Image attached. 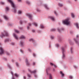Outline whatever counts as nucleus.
<instances>
[{"instance_id": "14", "label": "nucleus", "mask_w": 79, "mask_h": 79, "mask_svg": "<svg viewBox=\"0 0 79 79\" xmlns=\"http://www.w3.org/2000/svg\"><path fill=\"white\" fill-rule=\"evenodd\" d=\"M20 39H25V36L23 35H22L20 37Z\"/></svg>"}, {"instance_id": "52", "label": "nucleus", "mask_w": 79, "mask_h": 79, "mask_svg": "<svg viewBox=\"0 0 79 79\" xmlns=\"http://www.w3.org/2000/svg\"><path fill=\"white\" fill-rule=\"evenodd\" d=\"M57 30L59 32H60V30L59 29H58Z\"/></svg>"}, {"instance_id": "5", "label": "nucleus", "mask_w": 79, "mask_h": 79, "mask_svg": "<svg viewBox=\"0 0 79 79\" xmlns=\"http://www.w3.org/2000/svg\"><path fill=\"white\" fill-rule=\"evenodd\" d=\"M26 15L27 16H28V18H29V19H32V16L31 15L29 14H27Z\"/></svg>"}, {"instance_id": "15", "label": "nucleus", "mask_w": 79, "mask_h": 79, "mask_svg": "<svg viewBox=\"0 0 79 79\" xmlns=\"http://www.w3.org/2000/svg\"><path fill=\"white\" fill-rule=\"evenodd\" d=\"M20 44L21 46H23L24 45V43L23 41H20Z\"/></svg>"}, {"instance_id": "63", "label": "nucleus", "mask_w": 79, "mask_h": 79, "mask_svg": "<svg viewBox=\"0 0 79 79\" xmlns=\"http://www.w3.org/2000/svg\"><path fill=\"white\" fill-rule=\"evenodd\" d=\"M77 0H74L75 1H76Z\"/></svg>"}, {"instance_id": "55", "label": "nucleus", "mask_w": 79, "mask_h": 79, "mask_svg": "<svg viewBox=\"0 0 79 79\" xmlns=\"http://www.w3.org/2000/svg\"><path fill=\"white\" fill-rule=\"evenodd\" d=\"M29 26H31V23H29Z\"/></svg>"}, {"instance_id": "41", "label": "nucleus", "mask_w": 79, "mask_h": 79, "mask_svg": "<svg viewBox=\"0 0 79 79\" xmlns=\"http://www.w3.org/2000/svg\"><path fill=\"white\" fill-rule=\"evenodd\" d=\"M33 56H35L36 55H35V53H33Z\"/></svg>"}, {"instance_id": "62", "label": "nucleus", "mask_w": 79, "mask_h": 79, "mask_svg": "<svg viewBox=\"0 0 79 79\" xmlns=\"http://www.w3.org/2000/svg\"><path fill=\"white\" fill-rule=\"evenodd\" d=\"M53 71H55V69H53Z\"/></svg>"}, {"instance_id": "27", "label": "nucleus", "mask_w": 79, "mask_h": 79, "mask_svg": "<svg viewBox=\"0 0 79 79\" xmlns=\"http://www.w3.org/2000/svg\"><path fill=\"white\" fill-rule=\"evenodd\" d=\"M71 53H72L73 52V48L72 47L71 48Z\"/></svg>"}, {"instance_id": "40", "label": "nucleus", "mask_w": 79, "mask_h": 79, "mask_svg": "<svg viewBox=\"0 0 79 79\" xmlns=\"http://www.w3.org/2000/svg\"><path fill=\"white\" fill-rule=\"evenodd\" d=\"M18 0V2H21L22 1V0Z\"/></svg>"}, {"instance_id": "57", "label": "nucleus", "mask_w": 79, "mask_h": 79, "mask_svg": "<svg viewBox=\"0 0 79 79\" xmlns=\"http://www.w3.org/2000/svg\"><path fill=\"white\" fill-rule=\"evenodd\" d=\"M76 37H79V35H77Z\"/></svg>"}, {"instance_id": "45", "label": "nucleus", "mask_w": 79, "mask_h": 79, "mask_svg": "<svg viewBox=\"0 0 79 79\" xmlns=\"http://www.w3.org/2000/svg\"><path fill=\"white\" fill-rule=\"evenodd\" d=\"M50 64L51 66H53V64L52 63H50Z\"/></svg>"}, {"instance_id": "39", "label": "nucleus", "mask_w": 79, "mask_h": 79, "mask_svg": "<svg viewBox=\"0 0 79 79\" xmlns=\"http://www.w3.org/2000/svg\"><path fill=\"white\" fill-rule=\"evenodd\" d=\"M56 46L57 47H59V44H56Z\"/></svg>"}, {"instance_id": "22", "label": "nucleus", "mask_w": 79, "mask_h": 79, "mask_svg": "<svg viewBox=\"0 0 79 79\" xmlns=\"http://www.w3.org/2000/svg\"><path fill=\"white\" fill-rule=\"evenodd\" d=\"M6 11H8V10H9V7H6Z\"/></svg>"}, {"instance_id": "30", "label": "nucleus", "mask_w": 79, "mask_h": 79, "mask_svg": "<svg viewBox=\"0 0 79 79\" xmlns=\"http://www.w3.org/2000/svg\"><path fill=\"white\" fill-rule=\"evenodd\" d=\"M58 5L59 6H63V5L59 3Z\"/></svg>"}, {"instance_id": "2", "label": "nucleus", "mask_w": 79, "mask_h": 79, "mask_svg": "<svg viewBox=\"0 0 79 79\" xmlns=\"http://www.w3.org/2000/svg\"><path fill=\"white\" fill-rule=\"evenodd\" d=\"M63 23L65 24H66V25H69L70 24V21H69V19L68 18L65 19V20L63 21Z\"/></svg>"}, {"instance_id": "64", "label": "nucleus", "mask_w": 79, "mask_h": 79, "mask_svg": "<svg viewBox=\"0 0 79 79\" xmlns=\"http://www.w3.org/2000/svg\"><path fill=\"white\" fill-rule=\"evenodd\" d=\"M70 44H71V45H72V44H71V43H70Z\"/></svg>"}, {"instance_id": "35", "label": "nucleus", "mask_w": 79, "mask_h": 79, "mask_svg": "<svg viewBox=\"0 0 79 79\" xmlns=\"http://www.w3.org/2000/svg\"><path fill=\"white\" fill-rule=\"evenodd\" d=\"M27 76H28V77H31V76L30 75V74H27Z\"/></svg>"}, {"instance_id": "47", "label": "nucleus", "mask_w": 79, "mask_h": 79, "mask_svg": "<svg viewBox=\"0 0 79 79\" xmlns=\"http://www.w3.org/2000/svg\"><path fill=\"white\" fill-rule=\"evenodd\" d=\"M6 54L7 55H9L10 54L9 53H8V52H6Z\"/></svg>"}, {"instance_id": "34", "label": "nucleus", "mask_w": 79, "mask_h": 79, "mask_svg": "<svg viewBox=\"0 0 79 79\" xmlns=\"http://www.w3.org/2000/svg\"><path fill=\"white\" fill-rule=\"evenodd\" d=\"M69 78L70 79H72L73 78V77L72 76H70L69 77Z\"/></svg>"}, {"instance_id": "11", "label": "nucleus", "mask_w": 79, "mask_h": 79, "mask_svg": "<svg viewBox=\"0 0 79 79\" xmlns=\"http://www.w3.org/2000/svg\"><path fill=\"white\" fill-rule=\"evenodd\" d=\"M4 19H6V20H8V18L7 17V16L6 15H4Z\"/></svg>"}, {"instance_id": "29", "label": "nucleus", "mask_w": 79, "mask_h": 79, "mask_svg": "<svg viewBox=\"0 0 79 79\" xmlns=\"http://www.w3.org/2000/svg\"><path fill=\"white\" fill-rule=\"evenodd\" d=\"M14 76L16 77H18V75L17 74V73H15L14 74Z\"/></svg>"}, {"instance_id": "21", "label": "nucleus", "mask_w": 79, "mask_h": 79, "mask_svg": "<svg viewBox=\"0 0 79 79\" xmlns=\"http://www.w3.org/2000/svg\"><path fill=\"white\" fill-rule=\"evenodd\" d=\"M18 13L19 14H21L22 11H21V10H19L18 12Z\"/></svg>"}, {"instance_id": "20", "label": "nucleus", "mask_w": 79, "mask_h": 79, "mask_svg": "<svg viewBox=\"0 0 79 79\" xmlns=\"http://www.w3.org/2000/svg\"><path fill=\"white\" fill-rule=\"evenodd\" d=\"M33 24H34V25H35V26L36 27L37 26V24L35 22Z\"/></svg>"}, {"instance_id": "17", "label": "nucleus", "mask_w": 79, "mask_h": 79, "mask_svg": "<svg viewBox=\"0 0 79 79\" xmlns=\"http://www.w3.org/2000/svg\"><path fill=\"white\" fill-rule=\"evenodd\" d=\"M10 73L11 74H12L13 76V77H12V79H15V77H13V72H11Z\"/></svg>"}, {"instance_id": "24", "label": "nucleus", "mask_w": 79, "mask_h": 79, "mask_svg": "<svg viewBox=\"0 0 79 79\" xmlns=\"http://www.w3.org/2000/svg\"><path fill=\"white\" fill-rule=\"evenodd\" d=\"M15 32H17V33H18L19 32V31L17 30H15Z\"/></svg>"}, {"instance_id": "8", "label": "nucleus", "mask_w": 79, "mask_h": 79, "mask_svg": "<svg viewBox=\"0 0 79 79\" xmlns=\"http://www.w3.org/2000/svg\"><path fill=\"white\" fill-rule=\"evenodd\" d=\"M25 62L26 63V64L27 65V66H30V64L28 62V61H27V59H26L25 60Z\"/></svg>"}, {"instance_id": "58", "label": "nucleus", "mask_w": 79, "mask_h": 79, "mask_svg": "<svg viewBox=\"0 0 79 79\" xmlns=\"http://www.w3.org/2000/svg\"><path fill=\"white\" fill-rule=\"evenodd\" d=\"M23 29V28L22 27H21V28H20V29Z\"/></svg>"}, {"instance_id": "36", "label": "nucleus", "mask_w": 79, "mask_h": 79, "mask_svg": "<svg viewBox=\"0 0 79 79\" xmlns=\"http://www.w3.org/2000/svg\"><path fill=\"white\" fill-rule=\"evenodd\" d=\"M55 31V29H51V31Z\"/></svg>"}, {"instance_id": "59", "label": "nucleus", "mask_w": 79, "mask_h": 79, "mask_svg": "<svg viewBox=\"0 0 79 79\" xmlns=\"http://www.w3.org/2000/svg\"><path fill=\"white\" fill-rule=\"evenodd\" d=\"M35 77H37V76L36 75H35Z\"/></svg>"}, {"instance_id": "9", "label": "nucleus", "mask_w": 79, "mask_h": 79, "mask_svg": "<svg viewBox=\"0 0 79 79\" xmlns=\"http://www.w3.org/2000/svg\"><path fill=\"white\" fill-rule=\"evenodd\" d=\"M13 35L15 37V38L17 40H18V36H17V35H16L14 33L13 34Z\"/></svg>"}, {"instance_id": "18", "label": "nucleus", "mask_w": 79, "mask_h": 79, "mask_svg": "<svg viewBox=\"0 0 79 79\" xmlns=\"http://www.w3.org/2000/svg\"><path fill=\"white\" fill-rule=\"evenodd\" d=\"M71 16L72 18L74 17V13H71Z\"/></svg>"}, {"instance_id": "61", "label": "nucleus", "mask_w": 79, "mask_h": 79, "mask_svg": "<svg viewBox=\"0 0 79 79\" xmlns=\"http://www.w3.org/2000/svg\"><path fill=\"white\" fill-rule=\"evenodd\" d=\"M0 22H2V20L0 19Z\"/></svg>"}, {"instance_id": "49", "label": "nucleus", "mask_w": 79, "mask_h": 79, "mask_svg": "<svg viewBox=\"0 0 79 79\" xmlns=\"http://www.w3.org/2000/svg\"><path fill=\"white\" fill-rule=\"evenodd\" d=\"M22 21H20V24H22Z\"/></svg>"}, {"instance_id": "26", "label": "nucleus", "mask_w": 79, "mask_h": 79, "mask_svg": "<svg viewBox=\"0 0 79 79\" xmlns=\"http://www.w3.org/2000/svg\"><path fill=\"white\" fill-rule=\"evenodd\" d=\"M54 13L56 16H57V15H58V14L57 13H56V11H54Z\"/></svg>"}, {"instance_id": "12", "label": "nucleus", "mask_w": 79, "mask_h": 79, "mask_svg": "<svg viewBox=\"0 0 79 79\" xmlns=\"http://www.w3.org/2000/svg\"><path fill=\"white\" fill-rule=\"evenodd\" d=\"M44 6H45V8H46V9H47V10H49V8H48V7L47 6V5L45 4Z\"/></svg>"}, {"instance_id": "51", "label": "nucleus", "mask_w": 79, "mask_h": 79, "mask_svg": "<svg viewBox=\"0 0 79 79\" xmlns=\"http://www.w3.org/2000/svg\"><path fill=\"white\" fill-rule=\"evenodd\" d=\"M23 78H24V79H26V77L24 76L23 77Z\"/></svg>"}, {"instance_id": "32", "label": "nucleus", "mask_w": 79, "mask_h": 79, "mask_svg": "<svg viewBox=\"0 0 79 79\" xmlns=\"http://www.w3.org/2000/svg\"><path fill=\"white\" fill-rule=\"evenodd\" d=\"M40 27H41V28H44V27L42 25H40Z\"/></svg>"}, {"instance_id": "3", "label": "nucleus", "mask_w": 79, "mask_h": 79, "mask_svg": "<svg viewBox=\"0 0 79 79\" xmlns=\"http://www.w3.org/2000/svg\"><path fill=\"white\" fill-rule=\"evenodd\" d=\"M61 50L62 52V58H64V57H65V55H64V52H65V50L64 48V47H62L61 48Z\"/></svg>"}, {"instance_id": "46", "label": "nucleus", "mask_w": 79, "mask_h": 79, "mask_svg": "<svg viewBox=\"0 0 79 79\" xmlns=\"http://www.w3.org/2000/svg\"><path fill=\"white\" fill-rule=\"evenodd\" d=\"M37 11L38 12H39V11H40V10H39V9H37Z\"/></svg>"}, {"instance_id": "10", "label": "nucleus", "mask_w": 79, "mask_h": 79, "mask_svg": "<svg viewBox=\"0 0 79 79\" xmlns=\"http://www.w3.org/2000/svg\"><path fill=\"white\" fill-rule=\"evenodd\" d=\"M60 74H61L62 77H64V73H63V72H62L60 71Z\"/></svg>"}, {"instance_id": "25", "label": "nucleus", "mask_w": 79, "mask_h": 79, "mask_svg": "<svg viewBox=\"0 0 79 79\" xmlns=\"http://www.w3.org/2000/svg\"><path fill=\"white\" fill-rule=\"evenodd\" d=\"M30 41H32V42H34V40L33 39H30Z\"/></svg>"}, {"instance_id": "56", "label": "nucleus", "mask_w": 79, "mask_h": 79, "mask_svg": "<svg viewBox=\"0 0 79 79\" xmlns=\"http://www.w3.org/2000/svg\"><path fill=\"white\" fill-rule=\"evenodd\" d=\"M29 26H28V27H27V29H29Z\"/></svg>"}, {"instance_id": "19", "label": "nucleus", "mask_w": 79, "mask_h": 79, "mask_svg": "<svg viewBox=\"0 0 79 79\" xmlns=\"http://www.w3.org/2000/svg\"><path fill=\"white\" fill-rule=\"evenodd\" d=\"M78 23H76V27H77V28H79V27L78 26Z\"/></svg>"}, {"instance_id": "28", "label": "nucleus", "mask_w": 79, "mask_h": 79, "mask_svg": "<svg viewBox=\"0 0 79 79\" xmlns=\"http://www.w3.org/2000/svg\"><path fill=\"white\" fill-rule=\"evenodd\" d=\"M8 41H9V39H7L4 41V42H8Z\"/></svg>"}, {"instance_id": "37", "label": "nucleus", "mask_w": 79, "mask_h": 79, "mask_svg": "<svg viewBox=\"0 0 79 79\" xmlns=\"http://www.w3.org/2000/svg\"><path fill=\"white\" fill-rule=\"evenodd\" d=\"M51 39H54V37H53V36H51Z\"/></svg>"}, {"instance_id": "43", "label": "nucleus", "mask_w": 79, "mask_h": 79, "mask_svg": "<svg viewBox=\"0 0 79 79\" xmlns=\"http://www.w3.org/2000/svg\"><path fill=\"white\" fill-rule=\"evenodd\" d=\"M53 66H54V67H55V68H56V65L54 64Z\"/></svg>"}, {"instance_id": "16", "label": "nucleus", "mask_w": 79, "mask_h": 79, "mask_svg": "<svg viewBox=\"0 0 79 79\" xmlns=\"http://www.w3.org/2000/svg\"><path fill=\"white\" fill-rule=\"evenodd\" d=\"M49 79H52V76L51 74H49Z\"/></svg>"}, {"instance_id": "48", "label": "nucleus", "mask_w": 79, "mask_h": 79, "mask_svg": "<svg viewBox=\"0 0 79 79\" xmlns=\"http://www.w3.org/2000/svg\"><path fill=\"white\" fill-rule=\"evenodd\" d=\"M8 67H9V68H11V67L10 66V65H8Z\"/></svg>"}, {"instance_id": "42", "label": "nucleus", "mask_w": 79, "mask_h": 79, "mask_svg": "<svg viewBox=\"0 0 79 79\" xmlns=\"http://www.w3.org/2000/svg\"><path fill=\"white\" fill-rule=\"evenodd\" d=\"M20 51L21 52H22V53L23 52V50H22V49H20Z\"/></svg>"}, {"instance_id": "7", "label": "nucleus", "mask_w": 79, "mask_h": 79, "mask_svg": "<svg viewBox=\"0 0 79 79\" xmlns=\"http://www.w3.org/2000/svg\"><path fill=\"white\" fill-rule=\"evenodd\" d=\"M28 70L29 71H30V72L31 73H36V72H37V70H34L33 71H31V70H30V69H28Z\"/></svg>"}, {"instance_id": "38", "label": "nucleus", "mask_w": 79, "mask_h": 79, "mask_svg": "<svg viewBox=\"0 0 79 79\" xmlns=\"http://www.w3.org/2000/svg\"><path fill=\"white\" fill-rule=\"evenodd\" d=\"M16 65L17 66H19V65H18V63L16 62Z\"/></svg>"}, {"instance_id": "31", "label": "nucleus", "mask_w": 79, "mask_h": 79, "mask_svg": "<svg viewBox=\"0 0 79 79\" xmlns=\"http://www.w3.org/2000/svg\"><path fill=\"white\" fill-rule=\"evenodd\" d=\"M26 3H27V4H30V2L27 1H26Z\"/></svg>"}, {"instance_id": "53", "label": "nucleus", "mask_w": 79, "mask_h": 79, "mask_svg": "<svg viewBox=\"0 0 79 79\" xmlns=\"http://www.w3.org/2000/svg\"><path fill=\"white\" fill-rule=\"evenodd\" d=\"M70 33L71 34H73V31H70Z\"/></svg>"}, {"instance_id": "60", "label": "nucleus", "mask_w": 79, "mask_h": 79, "mask_svg": "<svg viewBox=\"0 0 79 79\" xmlns=\"http://www.w3.org/2000/svg\"><path fill=\"white\" fill-rule=\"evenodd\" d=\"M47 75H48V72H47Z\"/></svg>"}, {"instance_id": "44", "label": "nucleus", "mask_w": 79, "mask_h": 79, "mask_svg": "<svg viewBox=\"0 0 79 79\" xmlns=\"http://www.w3.org/2000/svg\"><path fill=\"white\" fill-rule=\"evenodd\" d=\"M33 65H35V62H33Z\"/></svg>"}, {"instance_id": "54", "label": "nucleus", "mask_w": 79, "mask_h": 79, "mask_svg": "<svg viewBox=\"0 0 79 79\" xmlns=\"http://www.w3.org/2000/svg\"><path fill=\"white\" fill-rule=\"evenodd\" d=\"M32 32H35V30H32Z\"/></svg>"}, {"instance_id": "13", "label": "nucleus", "mask_w": 79, "mask_h": 79, "mask_svg": "<svg viewBox=\"0 0 79 79\" xmlns=\"http://www.w3.org/2000/svg\"><path fill=\"white\" fill-rule=\"evenodd\" d=\"M50 19H51L52 20V21H55V18L54 17H53L50 16Z\"/></svg>"}, {"instance_id": "33", "label": "nucleus", "mask_w": 79, "mask_h": 79, "mask_svg": "<svg viewBox=\"0 0 79 79\" xmlns=\"http://www.w3.org/2000/svg\"><path fill=\"white\" fill-rule=\"evenodd\" d=\"M1 4L2 5H4L5 4V3L3 2H1Z\"/></svg>"}, {"instance_id": "1", "label": "nucleus", "mask_w": 79, "mask_h": 79, "mask_svg": "<svg viewBox=\"0 0 79 79\" xmlns=\"http://www.w3.org/2000/svg\"><path fill=\"white\" fill-rule=\"evenodd\" d=\"M10 3L11 6L13 8L14 13H16V5L15 4L14 2L12 0H7Z\"/></svg>"}, {"instance_id": "4", "label": "nucleus", "mask_w": 79, "mask_h": 79, "mask_svg": "<svg viewBox=\"0 0 79 79\" xmlns=\"http://www.w3.org/2000/svg\"><path fill=\"white\" fill-rule=\"evenodd\" d=\"M4 53V50L3 48L2 47H0V55H2Z\"/></svg>"}, {"instance_id": "50", "label": "nucleus", "mask_w": 79, "mask_h": 79, "mask_svg": "<svg viewBox=\"0 0 79 79\" xmlns=\"http://www.w3.org/2000/svg\"><path fill=\"white\" fill-rule=\"evenodd\" d=\"M11 44H12V45H15V43H11Z\"/></svg>"}, {"instance_id": "6", "label": "nucleus", "mask_w": 79, "mask_h": 79, "mask_svg": "<svg viewBox=\"0 0 79 79\" xmlns=\"http://www.w3.org/2000/svg\"><path fill=\"white\" fill-rule=\"evenodd\" d=\"M5 34H6L5 35H4L3 33H2V35L1 36V37H4V36H5V35H6V36H8V34L7 32H6Z\"/></svg>"}, {"instance_id": "23", "label": "nucleus", "mask_w": 79, "mask_h": 79, "mask_svg": "<svg viewBox=\"0 0 79 79\" xmlns=\"http://www.w3.org/2000/svg\"><path fill=\"white\" fill-rule=\"evenodd\" d=\"M74 40H75V41L76 43H77V44H78V41H77L76 40V39H75V38L74 39Z\"/></svg>"}]
</instances>
